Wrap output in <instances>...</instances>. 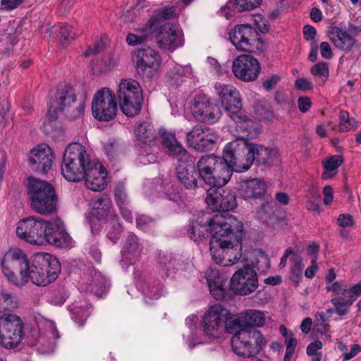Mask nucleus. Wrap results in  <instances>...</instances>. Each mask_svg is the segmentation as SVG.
<instances>
[{"label": "nucleus", "instance_id": "72a5a7b5", "mask_svg": "<svg viewBox=\"0 0 361 361\" xmlns=\"http://www.w3.org/2000/svg\"><path fill=\"white\" fill-rule=\"evenodd\" d=\"M192 161V157L188 160L179 159V164L176 167V177L179 182L188 190H195L198 187L197 173L193 169H189L185 162Z\"/></svg>", "mask_w": 361, "mask_h": 361}, {"label": "nucleus", "instance_id": "2f4dec72", "mask_svg": "<svg viewBox=\"0 0 361 361\" xmlns=\"http://www.w3.org/2000/svg\"><path fill=\"white\" fill-rule=\"evenodd\" d=\"M231 338V347L233 351L238 355L249 357L258 352L257 349L252 344L250 336L244 331L233 333Z\"/></svg>", "mask_w": 361, "mask_h": 361}, {"label": "nucleus", "instance_id": "412c9836", "mask_svg": "<svg viewBox=\"0 0 361 361\" xmlns=\"http://www.w3.org/2000/svg\"><path fill=\"white\" fill-rule=\"evenodd\" d=\"M214 90L226 113L233 110H241L242 101L240 94L233 85L216 82L214 85Z\"/></svg>", "mask_w": 361, "mask_h": 361}, {"label": "nucleus", "instance_id": "f257e3e1", "mask_svg": "<svg viewBox=\"0 0 361 361\" xmlns=\"http://www.w3.org/2000/svg\"><path fill=\"white\" fill-rule=\"evenodd\" d=\"M209 226L214 233L209 243L212 259L223 267L237 263L242 257L240 241L245 235L241 221L229 214H218Z\"/></svg>", "mask_w": 361, "mask_h": 361}, {"label": "nucleus", "instance_id": "39448f33", "mask_svg": "<svg viewBox=\"0 0 361 361\" xmlns=\"http://www.w3.org/2000/svg\"><path fill=\"white\" fill-rule=\"evenodd\" d=\"M93 159L83 145L78 142L71 143L63 153L61 174L68 181L79 182L84 178L86 168Z\"/></svg>", "mask_w": 361, "mask_h": 361}, {"label": "nucleus", "instance_id": "e433bc0d", "mask_svg": "<svg viewBox=\"0 0 361 361\" xmlns=\"http://www.w3.org/2000/svg\"><path fill=\"white\" fill-rule=\"evenodd\" d=\"M192 74V70L190 66L175 64L168 71L166 79L169 84L172 85H179L185 78H190Z\"/></svg>", "mask_w": 361, "mask_h": 361}, {"label": "nucleus", "instance_id": "cd10ccee", "mask_svg": "<svg viewBox=\"0 0 361 361\" xmlns=\"http://www.w3.org/2000/svg\"><path fill=\"white\" fill-rule=\"evenodd\" d=\"M109 287V280L99 271L92 270L90 276L86 281L80 283L79 290L81 292H89L97 297H101Z\"/></svg>", "mask_w": 361, "mask_h": 361}, {"label": "nucleus", "instance_id": "37998d69", "mask_svg": "<svg viewBox=\"0 0 361 361\" xmlns=\"http://www.w3.org/2000/svg\"><path fill=\"white\" fill-rule=\"evenodd\" d=\"M228 116L235 124V128L242 132H248L254 126L253 121L240 110L231 111Z\"/></svg>", "mask_w": 361, "mask_h": 361}, {"label": "nucleus", "instance_id": "423d86ee", "mask_svg": "<svg viewBox=\"0 0 361 361\" xmlns=\"http://www.w3.org/2000/svg\"><path fill=\"white\" fill-rule=\"evenodd\" d=\"M27 192L31 208L37 213L48 215L58 209V200L53 186L35 178L28 179Z\"/></svg>", "mask_w": 361, "mask_h": 361}, {"label": "nucleus", "instance_id": "9b49d317", "mask_svg": "<svg viewBox=\"0 0 361 361\" xmlns=\"http://www.w3.org/2000/svg\"><path fill=\"white\" fill-rule=\"evenodd\" d=\"M24 323L15 314L4 313L0 317V345L6 349L18 346L24 337Z\"/></svg>", "mask_w": 361, "mask_h": 361}, {"label": "nucleus", "instance_id": "a878e982", "mask_svg": "<svg viewBox=\"0 0 361 361\" xmlns=\"http://www.w3.org/2000/svg\"><path fill=\"white\" fill-rule=\"evenodd\" d=\"M206 202L212 210L229 211L237 207L235 193L231 190H221L214 195H208Z\"/></svg>", "mask_w": 361, "mask_h": 361}, {"label": "nucleus", "instance_id": "dca6fc26", "mask_svg": "<svg viewBox=\"0 0 361 361\" xmlns=\"http://www.w3.org/2000/svg\"><path fill=\"white\" fill-rule=\"evenodd\" d=\"M47 223V221L40 217L25 218L18 223L16 235L30 244L43 245Z\"/></svg>", "mask_w": 361, "mask_h": 361}, {"label": "nucleus", "instance_id": "e2e57ef3", "mask_svg": "<svg viewBox=\"0 0 361 361\" xmlns=\"http://www.w3.org/2000/svg\"><path fill=\"white\" fill-rule=\"evenodd\" d=\"M114 196L118 207L122 206H128L129 202L123 188H117L115 190Z\"/></svg>", "mask_w": 361, "mask_h": 361}, {"label": "nucleus", "instance_id": "6e6d98bb", "mask_svg": "<svg viewBox=\"0 0 361 361\" xmlns=\"http://www.w3.org/2000/svg\"><path fill=\"white\" fill-rule=\"evenodd\" d=\"M204 133L200 126L194 127L191 131L188 133L186 140L188 145L192 148L195 149L198 145V142L201 139V136L204 135Z\"/></svg>", "mask_w": 361, "mask_h": 361}, {"label": "nucleus", "instance_id": "f8f14e48", "mask_svg": "<svg viewBox=\"0 0 361 361\" xmlns=\"http://www.w3.org/2000/svg\"><path fill=\"white\" fill-rule=\"evenodd\" d=\"M1 264L8 281L16 286H21V279L29 264L25 253L20 248L10 249L4 255Z\"/></svg>", "mask_w": 361, "mask_h": 361}, {"label": "nucleus", "instance_id": "de8ad7c7", "mask_svg": "<svg viewBox=\"0 0 361 361\" xmlns=\"http://www.w3.org/2000/svg\"><path fill=\"white\" fill-rule=\"evenodd\" d=\"M159 264L161 271L167 277H173L178 270L176 261L171 255H160Z\"/></svg>", "mask_w": 361, "mask_h": 361}, {"label": "nucleus", "instance_id": "052dcab7", "mask_svg": "<svg viewBox=\"0 0 361 361\" xmlns=\"http://www.w3.org/2000/svg\"><path fill=\"white\" fill-rule=\"evenodd\" d=\"M347 284L342 281H338L333 283L329 286H326V290L328 292H333L336 295H345L347 290Z\"/></svg>", "mask_w": 361, "mask_h": 361}, {"label": "nucleus", "instance_id": "bf43d9fd", "mask_svg": "<svg viewBox=\"0 0 361 361\" xmlns=\"http://www.w3.org/2000/svg\"><path fill=\"white\" fill-rule=\"evenodd\" d=\"M346 299L353 304V302L361 295V282H359L350 287L347 286Z\"/></svg>", "mask_w": 361, "mask_h": 361}, {"label": "nucleus", "instance_id": "393cba45", "mask_svg": "<svg viewBox=\"0 0 361 361\" xmlns=\"http://www.w3.org/2000/svg\"><path fill=\"white\" fill-rule=\"evenodd\" d=\"M54 160L52 149L45 143L38 145L30 151V163L36 171L47 173L51 169Z\"/></svg>", "mask_w": 361, "mask_h": 361}, {"label": "nucleus", "instance_id": "c756f323", "mask_svg": "<svg viewBox=\"0 0 361 361\" xmlns=\"http://www.w3.org/2000/svg\"><path fill=\"white\" fill-rule=\"evenodd\" d=\"M159 133L162 145L168 149L171 156L178 157L180 160H188L190 158L185 149L176 140L174 133L164 128H161Z\"/></svg>", "mask_w": 361, "mask_h": 361}, {"label": "nucleus", "instance_id": "4be33fe9", "mask_svg": "<svg viewBox=\"0 0 361 361\" xmlns=\"http://www.w3.org/2000/svg\"><path fill=\"white\" fill-rule=\"evenodd\" d=\"M106 178V170L97 159H94L87 165L83 179H85V186L88 189L93 191H101L107 185Z\"/></svg>", "mask_w": 361, "mask_h": 361}, {"label": "nucleus", "instance_id": "4468645a", "mask_svg": "<svg viewBox=\"0 0 361 361\" xmlns=\"http://www.w3.org/2000/svg\"><path fill=\"white\" fill-rule=\"evenodd\" d=\"M231 43L238 50L243 51H261L263 49L257 31L247 24L236 25L230 32Z\"/></svg>", "mask_w": 361, "mask_h": 361}, {"label": "nucleus", "instance_id": "79ce46f5", "mask_svg": "<svg viewBox=\"0 0 361 361\" xmlns=\"http://www.w3.org/2000/svg\"><path fill=\"white\" fill-rule=\"evenodd\" d=\"M343 159L341 155H334L322 161L324 171L322 178L327 180L332 178L337 173V169L343 164Z\"/></svg>", "mask_w": 361, "mask_h": 361}, {"label": "nucleus", "instance_id": "09e8293b", "mask_svg": "<svg viewBox=\"0 0 361 361\" xmlns=\"http://www.w3.org/2000/svg\"><path fill=\"white\" fill-rule=\"evenodd\" d=\"M310 72L320 85H324L329 78V66L326 62H319L314 65Z\"/></svg>", "mask_w": 361, "mask_h": 361}, {"label": "nucleus", "instance_id": "69168bd1", "mask_svg": "<svg viewBox=\"0 0 361 361\" xmlns=\"http://www.w3.org/2000/svg\"><path fill=\"white\" fill-rule=\"evenodd\" d=\"M104 149L106 154L110 159L116 158L120 153L119 146L114 142H109L106 143Z\"/></svg>", "mask_w": 361, "mask_h": 361}, {"label": "nucleus", "instance_id": "6e6552de", "mask_svg": "<svg viewBox=\"0 0 361 361\" xmlns=\"http://www.w3.org/2000/svg\"><path fill=\"white\" fill-rule=\"evenodd\" d=\"M196 169L199 177L212 187L221 188L230 180V172L224 168L222 157L202 156L196 163Z\"/></svg>", "mask_w": 361, "mask_h": 361}, {"label": "nucleus", "instance_id": "0e129e2a", "mask_svg": "<svg viewBox=\"0 0 361 361\" xmlns=\"http://www.w3.org/2000/svg\"><path fill=\"white\" fill-rule=\"evenodd\" d=\"M337 224L341 227H350L355 224L353 216L348 214H340L337 219Z\"/></svg>", "mask_w": 361, "mask_h": 361}, {"label": "nucleus", "instance_id": "7c9ffc66", "mask_svg": "<svg viewBox=\"0 0 361 361\" xmlns=\"http://www.w3.org/2000/svg\"><path fill=\"white\" fill-rule=\"evenodd\" d=\"M159 16H152L145 25L135 30V33H129L126 37V42L130 46L140 45L144 43L149 37L154 34V30L160 24Z\"/></svg>", "mask_w": 361, "mask_h": 361}, {"label": "nucleus", "instance_id": "680f3d73", "mask_svg": "<svg viewBox=\"0 0 361 361\" xmlns=\"http://www.w3.org/2000/svg\"><path fill=\"white\" fill-rule=\"evenodd\" d=\"M60 41L63 44L69 39L75 38V34L73 32V29L71 25H63L60 26L59 30Z\"/></svg>", "mask_w": 361, "mask_h": 361}, {"label": "nucleus", "instance_id": "a18cd8bd", "mask_svg": "<svg viewBox=\"0 0 361 361\" xmlns=\"http://www.w3.org/2000/svg\"><path fill=\"white\" fill-rule=\"evenodd\" d=\"M275 202H266L260 205L257 210V218L263 223L269 224L274 218Z\"/></svg>", "mask_w": 361, "mask_h": 361}, {"label": "nucleus", "instance_id": "1a4fd4ad", "mask_svg": "<svg viewBox=\"0 0 361 361\" xmlns=\"http://www.w3.org/2000/svg\"><path fill=\"white\" fill-rule=\"evenodd\" d=\"M231 312L220 304L211 305L204 312L200 322L204 335L209 338H219L227 332V324L231 319Z\"/></svg>", "mask_w": 361, "mask_h": 361}, {"label": "nucleus", "instance_id": "8fccbe9b", "mask_svg": "<svg viewBox=\"0 0 361 361\" xmlns=\"http://www.w3.org/2000/svg\"><path fill=\"white\" fill-rule=\"evenodd\" d=\"M331 302L334 307L335 312L340 317H343L348 314L350 312V308L353 305L347 299H344L341 297L331 298Z\"/></svg>", "mask_w": 361, "mask_h": 361}, {"label": "nucleus", "instance_id": "0eeeda50", "mask_svg": "<svg viewBox=\"0 0 361 361\" xmlns=\"http://www.w3.org/2000/svg\"><path fill=\"white\" fill-rule=\"evenodd\" d=\"M222 158L224 168L230 172V177L232 171H245L254 162V155L245 138L228 143L224 149Z\"/></svg>", "mask_w": 361, "mask_h": 361}, {"label": "nucleus", "instance_id": "58836bf2", "mask_svg": "<svg viewBox=\"0 0 361 361\" xmlns=\"http://www.w3.org/2000/svg\"><path fill=\"white\" fill-rule=\"evenodd\" d=\"M137 286L144 295L149 299H158L161 295V288L144 276L137 279Z\"/></svg>", "mask_w": 361, "mask_h": 361}, {"label": "nucleus", "instance_id": "9d476101", "mask_svg": "<svg viewBox=\"0 0 361 361\" xmlns=\"http://www.w3.org/2000/svg\"><path fill=\"white\" fill-rule=\"evenodd\" d=\"M122 112L127 116H134L141 109L142 90L139 82L133 79H122L117 92Z\"/></svg>", "mask_w": 361, "mask_h": 361}, {"label": "nucleus", "instance_id": "c9c22d12", "mask_svg": "<svg viewBox=\"0 0 361 361\" xmlns=\"http://www.w3.org/2000/svg\"><path fill=\"white\" fill-rule=\"evenodd\" d=\"M266 183L258 178L245 180L240 183V195L245 200L258 198L266 192Z\"/></svg>", "mask_w": 361, "mask_h": 361}, {"label": "nucleus", "instance_id": "2eb2a0df", "mask_svg": "<svg viewBox=\"0 0 361 361\" xmlns=\"http://www.w3.org/2000/svg\"><path fill=\"white\" fill-rule=\"evenodd\" d=\"M267 317L263 311L255 309H247L236 314H233L227 324V333L233 334L244 331L250 334L251 329L263 326Z\"/></svg>", "mask_w": 361, "mask_h": 361}, {"label": "nucleus", "instance_id": "f704fd0d", "mask_svg": "<svg viewBox=\"0 0 361 361\" xmlns=\"http://www.w3.org/2000/svg\"><path fill=\"white\" fill-rule=\"evenodd\" d=\"M142 247L137 237L133 233H129L124 241L121 250L122 262L133 264L139 258Z\"/></svg>", "mask_w": 361, "mask_h": 361}, {"label": "nucleus", "instance_id": "ea45409f", "mask_svg": "<svg viewBox=\"0 0 361 361\" xmlns=\"http://www.w3.org/2000/svg\"><path fill=\"white\" fill-rule=\"evenodd\" d=\"M331 39L337 48L344 51H350L356 42L349 34L338 28L331 32Z\"/></svg>", "mask_w": 361, "mask_h": 361}, {"label": "nucleus", "instance_id": "3c124183", "mask_svg": "<svg viewBox=\"0 0 361 361\" xmlns=\"http://www.w3.org/2000/svg\"><path fill=\"white\" fill-rule=\"evenodd\" d=\"M217 141V136L215 134H205L201 136L198 145L195 149L197 151L212 150Z\"/></svg>", "mask_w": 361, "mask_h": 361}, {"label": "nucleus", "instance_id": "c85d7f7f", "mask_svg": "<svg viewBox=\"0 0 361 361\" xmlns=\"http://www.w3.org/2000/svg\"><path fill=\"white\" fill-rule=\"evenodd\" d=\"M218 214H214L212 217L205 214L199 215L195 221H192L189 230L190 238L196 243H200L205 240L209 233L212 235L211 238H212L214 233L211 231L209 224Z\"/></svg>", "mask_w": 361, "mask_h": 361}, {"label": "nucleus", "instance_id": "6ab92c4d", "mask_svg": "<svg viewBox=\"0 0 361 361\" xmlns=\"http://www.w3.org/2000/svg\"><path fill=\"white\" fill-rule=\"evenodd\" d=\"M232 71L234 75L243 81H254L258 78L261 66L252 56L242 54L233 60Z\"/></svg>", "mask_w": 361, "mask_h": 361}, {"label": "nucleus", "instance_id": "a19ab883", "mask_svg": "<svg viewBox=\"0 0 361 361\" xmlns=\"http://www.w3.org/2000/svg\"><path fill=\"white\" fill-rule=\"evenodd\" d=\"M68 310L73 320L79 326H82L90 315V305L85 302H75Z\"/></svg>", "mask_w": 361, "mask_h": 361}, {"label": "nucleus", "instance_id": "b1692460", "mask_svg": "<svg viewBox=\"0 0 361 361\" xmlns=\"http://www.w3.org/2000/svg\"><path fill=\"white\" fill-rule=\"evenodd\" d=\"M39 336L37 344L44 347L42 353H49L53 351L55 341L59 338V332L53 321L47 319L43 317L37 318Z\"/></svg>", "mask_w": 361, "mask_h": 361}, {"label": "nucleus", "instance_id": "864d4df0", "mask_svg": "<svg viewBox=\"0 0 361 361\" xmlns=\"http://www.w3.org/2000/svg\"><path fill=\"white\" fill-rule=\"evenodd\" d=\"M16 304L13 297L5 291L0 292V312L13 310Z\"/></svg>", "mask_w": 361, "mask_h": 361}, {"label": "nucleus", "instance_id": "f3484780", "mask_svg": "<svg viewBox=\"0 0 361 361\" xmlns=\"http://www.w3.org/2000/svg\"><path fill=\"white\" fill-rule=\"evenodd\" d=\"M76 102L73 88L66 84L59 85L48 104L47 118L49 121L57 119L59 113L63 112Z\"/></svg>", "mask_w": 361, "mask_h": 361}, {"label": "nucleus", "instance_id": "4c0bfd02", "mask_svg": "<svg viewBox=\"0 0 361 361\" xmlns=\"http://www.w3.org/2000/svg\"><path fill=\"white\" fill-rule=\"evenodd\" d=\"M250 151L254 155V161L269 164L279 155L278 150L269 149L262 145L249 143Z\"/></svg>", "mask_w": 361, "mask_h": 361}, {"label": "nucleus", "instance_id": "774afa93", "mask_svg": "<svg viewBox=\"0 0 361 361\" xmlns=\"http://www.w3.org/2000/svg\"><path fill=\"white\" fill-rule=\"evenodd\" d=\"M295 87L297 90H312L313 87L312 83L307 78H298L295 82Z\"/></svg>", "mask_w": 361, "mask_h": 361}, {"label": "nucleus", "instance_id": "13d9d810", "mask_svg": "<svg viewBox=\"0 0 361 361\" xmlns=\"http://www.w3.org/2000/svg\"><path fill=\"white\" fill-rule=\"evenodd\" d=\"M137 227L145 231H149L154 226V221L145 214H139L136 216Z\"/></svg>", "mask_w": 361, "mask_h": 361}, {"label": "nucleus", "instance_id": "5fc2aeb1", "mask_svg": "<svg viewBox=\"0 0 361 361\" xmlns=\"http://www.w3.org/2000/svg\"><path fill=\"white\" fill-rule=\"evenodd\" d=\"M339 129L343 132H348L356 128V122L354 119L349 118V114L347 111H341L339 116Z\"/></svg>", "mask_w": 361, "mask_h": 361}, {"label": "nucleus", "instance_id": "7ed1b4c3", "mask_svg": "<svg viewBox=\"0 0 361 361\" xmlns=\"http://www.w3.org/2000/svg\"><path fill=\"white\" fill-rule=\"evenodd\" d=\"M61 271L59 260L52 255L39 252L29 262L27 269L21 279V286L29 281L38 286H45L54 282Z\"/></svg>", "mask_w": 361, "mask_h": 361}, {"label": "nucleus", "instance_id": "473e14b6", "mask_svg": "<svg viewBox=\"0 0 361 361\" xmlns=\"http://www.w3.org/2000/svg\"><path fill=\"white\" fill-rule=\"evenodd\" d=\"M90 214L92 218L99 221L105 220L106 223L117 217L112 210L111 198L106 195H103L92 203Z\"/></svg>", "mask_w": 361, "mask_h": 361}, {"label": "nucleus", "instance_id": "a211bd4d", "mask_svg": "<svg viewBox=\"0 0 361 361\" xmlns=\"http://www.w3.org/2000/svg\"><path fill=\"white\" fill-rule=\"evenodd\" d=\"M161 56L150 47L140 49L136 52L135 68L139 75L145 78H152L159 72Z\"/></svg>", "mask_w": 361, "mask_h": 361}, {"label": "nucleus", "instance_id": "ddd939ff", "mask_svg": "<svg viewBox=\"0 0 361 361\" xmlns=\"http://www.w3.org/2000/svg\"><path fill=\"white\" fill-rule=\"evenodd\" d=\"M91 110L93 117L99 121L107 122L113 120L118 111L114 92L107 87L97 91L92 100Z\"/></svg>", "mask_w": 361, "mask_h": 361}, {"label": "nucleus", "instance_id": "bb28decb", "mask_svg": "<svg viewBox=\"0 0 361 361\" xmlns=\"http://www.w3.org/2000/svg\"><path fill=\"white\" fill-rule=\"evenodd\" d=\"M205 277L211 295L216 300H222L226 295L225 283L227 276L215 268H209L205 272Z\"/></svg>", "mask_w": 361, "mask_h": 361}, {"label": "nucleus", "instance_id": "603ef678", "mask_svg": "<svg viewBox=\"0 0 361 361\" xmlns=\"http://www.w3.org/2000/svg\"><path fill=\"white\" fill-rule=\"evenodd\" d=\"M106 227H109L106 236L112 242L116 243L119 239L121 233V225L118 223V217L106 223Z\"/></svg>", "mask_w": 361, "mask_h": 361}, {"label": "nucleus", "instance_id": "49530a36", "mask_svg": "<svg viewBox=\"0 0 361 361\" xmlns=\"http://www.w3.org/2000/svg\"><path fill=\"white\" fill-rule=\"evenodd\" d=\"M262 1V0H228V4L233 6L235 11L242 13L257 8Z\"/></svg>", "mask_w": 361, "mask_h": 361}, {"label": "nucleus", "instance_id": "20e7f679", "mask_svg": "<svg viewBox=\"0 0 361 361\" xmlns=\"http://www.w3.org/2000/svg\"><path fill=\"white\" fill-rule=\"evenodd\" d=\"M154 16H159L160 24L154 32L156 42L159 48L168 51L173 52L176 49L182 47L185 42L183 32L166 20L176 17L175 8L173 6L164 7L158 11Z\"/></svg>", "mask_w": 361, "mask_h": 361}, {"label": "nucleus", "instance_id": "338daca9", "mask_svg": "<svg viewBox=\"0 0 361 361\" xmlns=\"http://www.w3.org/2000/svg\"><path fill=\"white\" fill-rule=\"evenodd\" d=\"M25 0H1L2 9L8 11H13L21 5Z\"/></svg>", "mask_w": 361, "mask_h": 361}, {"label": "nucleus", "instance_id": "c03bdc74", "mask_svg": "<svg viewBox=\"0 0 361 361\" xmlns=\"http://www.w3.org/2000/svg\"><path fill=\"white\" fill-rule=\"evenodd\" d=\"M135 134L137 139L143 143L150 142L156 137L153 125L146 122L139 124L135 128Z\"/></svg>", "mask_w": 361, "mask_h": 361}, {"label": "nucleus", "instance_id": "aec40b11", "mask_svg": "<svg viewBox=\"0 0 361 361\" xmlns=\"http://www.w3.org/2000/svg\"><path fill=\"white\" fill-rule=\"evenodd\" d=\"M191 113L197 121L207 124L216 123L222 115L219 106L204 97L195 99Z\"/></svg>", "mask_w": 361, "mask_h": 361}, {"label": "nucleus", "instance_id": "f03ea898", "mask_svg": "<svg viewBox=\"0 0 361 361\" xmlns=\"http://www.w3.org/2000/svg\"><path fill=\"white\" fill-rule=\"evenodd\" d=\"M246 264L237 270L230 280V288L233 293L240 296L248 295L255 291L259 286L258 278L254 268L259 269V264L269 267V259L261 250H253L246 253Z\"/></svg>", "mask_w": 361, "mask_h": 361}, {"label": "nucleus", "instance_id": "5701e85b", "mask_svg": "<svg viewBox=\"0 0 361 361\" xmlns=\"http://www.w3.org/2000/svg\"><path fill=\"white\" fill-rule=\"evenodd\" d=\"M44 236L43 245L50 244L64 248L73 247V239L66 231L62 224L47 221Z\"/></svg>", "mask_w": 361, "mask_h": 361}, {"label": "nucleus", "instance_id": "4d7b16f0", "mask_svg": "<svg viewBox=\"0 0 361 361\" xmlns=\"http://www.w3.org/2000/svg\"><path fill=\"white\" fill-rule=\"evenodd\" d=\"M290 261L292 262L291 271L292 273L296 276H299L302 274V271L305 267V264L303 263V259L302 257L297 253H295L293 250V253L290 257Z\"/></svg>", "mask_w": 361, "mask_h": 361}]
</instances>
